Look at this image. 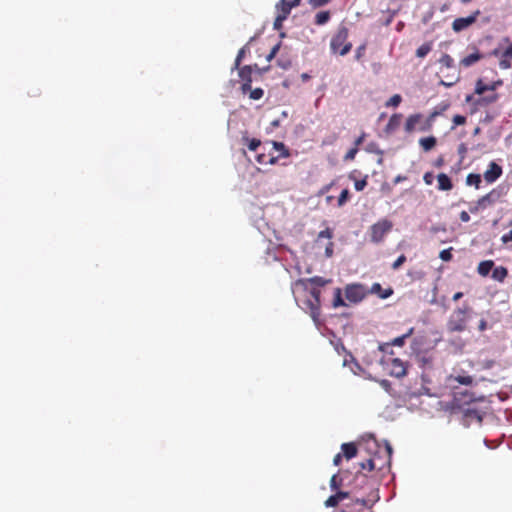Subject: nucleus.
Wrapping results in <instances>:
<instances>
[{"instance_id": "obj_36", "label": "nucleus", "mask_w": 512, "mask_h": 512, "mask_svg": "<svg viewBox=\"0 0 512 512\" xmlns=\"http://www.w3.org/2000/svg\"><path fill=\"white\" fill-rule=\"evenodd\" d=\"M246 141L248 142L247 146H248L249 150H251V151H256L257 148L261 144V141L256 138H253V139L246 138Z\"/></svg>"}, {"instance_id": "obj_35", "label": "nucleus", "mask_w": 512, "mask_h": 512, "mask_svg": "<svg viewBox=\"0 0 512 512\" xmlns=\"http://www.w3.org/2000/svg\"><path fill=\"white\" fill-rule=\"evenodd\" d=\"M245 52H246V47H242L238 53H237V56H236V59H235V62H234V69H238L240 68V64L242 62V59L244 58L245 56Z\"/></svg>"}, {"instance_id": "obj_15", "label": "nucleus", "mask_w": 512, "mask_h": 512, "mask_svg": "<svg viewBox=\"0 0 512 512\" xmlns=\"http://www.w3.org/2000/svg\"><path fill=\"white\" fill-rule=\"evenodd\" d=\"M438 189L442 191H449L453 188L450 177L445 173H440L437 176Z\"/></svg>"}, {"instance_id": "obj_27", "label": "nucleus", "mask_w": 512, "mask_h": 512, "mask_svg": "<svg viewBox=\"0 0 512 512\" xmlns=\"http://www.w3.org/2000/svg\"><path fill=\"white\" fill-rule=\"evenodd\" d=\"M330 281H331L330 279H325V278L320 277V276H314V277H311L309 279H306L307 283H310V284L314 285L317 288L325 286Z\"/></svg>"}, {"instance_id": "obj_63", "label": "nucleus", "mask_w": 512, "mask_h": 512, "mask_svg": "<svg viewBox=\"0 0 512 512\" xmlns=\"http://www.w3.org/2000/svg\"><path fill=\"white\" fill-rule=\"evenodd\" d=\"M463 396H464L465 398H467V400H464V403H469V402L473 401V397H472V395H471V394H469V393L465 392V393H463Z\"/></svg>"}, {"instance_id": "obj_58", "label": "nucleus", "mask_w": 512, "mask_h": 512, "mask_svg": "<svg viewBox=\"0 0 512 512\" xmlns=\"http://www.w3.org/2000/svg\"><path fill=\"white\" fill-rule=\"evenodd\" d=\"M382 290V287L379 283H374L372 285V288H371V291L374 292V293H378Z\"/></svg>"}, {"instance_id": "obj_26", "label": "nucleus", "mask_w": 512, "mask_h": 512, "mask_svg": "<svg viewBox=\"0 0 512 512\" xmlns=\"http://www.w3.org/2000/svg\"><path fill=\"white\" fill-rule=\"evenodd\" d=\"M330 12L329 11H320L315 16V24L316 25H324L330 20Z\"/></svg>"}, {"instance_id": "obj_47", "label": "nucleus", "mask_w": 512, "mask_h": 512, "mask_svg": "<svg viewBox=\"0 0 512 512\" xmlns=\"http://www.w3.org/2000/svg\"><path fill=\"white\" fill-rule=\"evenodd\" d=\"M358 152V148L357 147H353L351 148L350 150H348V152L346 153L344 159L345 160H353L355 158V155L357 154Z\"/></svg>"}, {"instance_id": "obj_7", "label": "nucleus", "mask_w": 512, "mask_h": 512, "mask_svg": "<svg viewBox=\"0 0 512 512\" xmlns=\"http://www.w3.org/2000/svg\"><path fill=\"white\" fill-rule=\"evenodd\" d=\"M505 194L506 192L502 187L493 188L490 192L479 198V206H483L486 209L500 201Z\"/></svg>"}, {"instance_id": "obj_8", "label": "nucleus", "mask_w": 512, "mask_h": 512, "mask_svg": "<svg viewBox=\"0 0 512 512\" xmlns=\"http://www.w3.org/2000/svg\"><path fill=\"white\" fill-rule=\"evenodd\" d=\"M479 15L480 10H476L468 17L456 18L452 23V29L457 33L467 29L476 22Z\"/></svg>"}, {"instance_id": "obj_16", "label": "nucleus", "mask_w": 512, "mask_h": 512, "mask_svg": "<svg viewBox=\"0 0 512 512\" xmlns=\"http://www.w3.org/2000/svg\"><path fill=\"white\" fill-rule=\"evenodd\" d=\"M307 306L310 309L312 319L317 322L320 316L321 301L310 299L307 301Z\"/></svg>"}, {"instance_id": "obj_29", "label": "nucleus", "mask_w": 512, "mask_h": 512, "mask_svg": "<svg viewBox=\"0 0 512 512\" xmlns=\"http://www.w3.org/2000/svg\"><path fill=\"white\" fill-rule=\"evenodd\" d=\"M431 50H432V43L426 42L417 48L416 56L419 58H424Z\"/></svg>"}, {"instance_id": "obj_3", "label": "nucleus", "mask_w": 512, "mask_h": 512, "mask_svg": "<svg viewBox=\"0 0 512 512\" xmlns=\"http://www.w3.org/2000/svg\"><path fill=\"white\" fill-rule=\"evenodd\" d=\"M437 112H433L427 119H423L420 113L410 115L405 123V131L412 133L414 130L426 132L432 128L433 119L437 116Z\"/></svg>"}, {"instance_id": "obj_38", "label": "nucleus", "mask_w": 512, "mask_h": 512, "mask_svg": "<svg viewBox=\"0 0 512 512\" xmlns=\"http://www.w3.org/2000/svg\"><path fill=\"white\" fill-rule=\"evenodd\" d=\"M402 101V98L399 94L393 95L388 102L386 103V106H393L397 107Z\"/></svg>"}, {"instance_id": "obj_48", "label": "nucleus", "mask_w": 512, "mask_h": 512, "mask_svg": "<svg viewBox=\"0 0 512 512\" xmlns=\"http://www.w3.org/2000/svg\"><path fill=\"white\" fill-rule=\"evenodd\" d=\"M498 100V94H493V95H490V96H486L482 99L483 102H485L486 104H490V103H494Z\"/></svg>"}, {"instance_id": "obj_60", "label": "nucleus", "mask_w": 512, "mask_h": 512, "mask_svg": "<svg viewBox=\"0 0 512 512\" xmlns=\"http://www.w3.org/2000/svg\"><path fill=\"white\" fill-rule=\"evenodd\" d=\"M392 293H393V290L389 288V289H388V290H386L383 294H380V297H381L382 299H386V298H388L389 296H391V295H392Z\"/></svg>"}, {"instance_id": "obj_39", "label": "nucleus", "mask_w": 512, "mask_h": 512, "mask_svg": "<svg viewBox=\"0 0 512 512\" xmlns=\"http://www.w3.org/2000/svg\"><path fill=\"white\" fill-rule=\"evenodd\" d=\"M349 190L348 189H344L342 190V192L340 193L339 197H338V205L339 206H342L345 204V202L348 200L349 198Z\"/></svg>"}, {"instance_id": "obj_64", "label": "nucleus", "mask_w": 512, "mask_h": 512, "mask_svg": "<svg viewBox=\"0 0 512 512\" xmlns=\"http://www.w3.org/2000/svg\"><path fill=\"white\" fill-rule=\"evenodd\" d=\"M274 146L277 150H280V149H285V145L281 142H274Z\"/></svg>"}, {"instance_id": "obj_40", "label": "nucleus", "mask_w": 512, "mask_h": 512, "mask_svg": "<svg viewBox=\"0 0 512 512\" xmlns=\"http://www.w3.org/2000/svg\"><path fill=\"white\" fill-rule=\"evenodd\" d=\"M452 248L444 249L440 252L439 257L443 261H450L452 259Z\"/></svg>"}, {"instance_id": "obj_43", "label": "nucleus", "mask_w": 512, "mask_h": 512, "mask_svg": "<svg viewBox=\"0 0 512 512\" xmlns=\"http://www.w3.org/2000/svg\"><path fill=\"white\" fill-rule=\"evenodd\" d=\"M331 0H309V4L313 7V8H319V7H322L326 4H328Z\"/></svg>"}, {"instance_id": "obj_10", "label": "nucleus", "mask_w": 512, "mask_h": 512, "mask_svg": "<svg viewBox=\"0 0 512 512\" xmlns=\"http://www.w3.org/2000/svg\"><path fill=\"white\" fill-rule=\"evenodd\" d=\"M375 469V462L372 458L367 459L364 462L360 463V471H358L355 475V480L359 481L361 484L369 486L370 480L368 477L362 472L364 470L373 471Z\"/></svg>"}, {"instance_id": "obj_62", "label": "nucleus", "mask_w": 512, "mask_h": 512, "mask_svg": "<svg viewBox=\"0 0 512 512\" xmlns=\"http://www.w3.org/2000/svg\"><path fill=\"white\" fill-rule=\"evenodd\" d=\"M406 179H407L406 176L398 175L395 177L394 183H400L402 181H405Z\"/></svg>"}, {"instance_id": "obj_45", "label": "nucleus", "mask_w": 512, "mask_h": 512, "mask_svg": "<svg viewBox=\"0 0 512 512\" xmlns=\"http://www.w3.org/2000/svg\"><path fill=\"white\" fill-rule=\"evenodd\" d=\"M332 235V230L330 228H326L325 230L319 232L318 239L326 238L330 240L332 238Z\"/></svg>"}, {"instance_id": "obj_21", "label": "nucleus", "mask_w": 512, "mask_h": 512, "mask_svg": "<svg viewBox=\"0 0 512 512\" xmlns=\"http://www.w3.org/2000/svg\"><path fill=\"white\" fill-rule=\"evenodd\" d=\"M508 275L507 268L498 266L492 271V278L496 281L503 282Z\"/></svg>"}, {"instance_id": "obj_31", "label": "nucleus", "mask_w": 512, "mask_h": 512, "mask_svg": "<svg viewBox=\"0 0 512 512\" xmlns=\"http://www.w3.org/2000/svg\"><path fill=\"white\" fill-rule=\"evenodd\" d=\"M439 63L446 68L454 67V59L449 54H443L439 59Z\"/></svg>"}, {"instance_id": "obj_56", "label": "nucleus", "mask_w": 512, "mask_h": 512, "mask_svg": "<svg viewBox=\"0 0 512 512\" xmlns=\"http://www.w3.org/2000/svg\"><path fill=\"white\" fill-rule=\"evenodd\" d=\"M503 84L502 80H497L491 84H489V91H494L496 90L499 86H501Z\"/></svg>"}, {"instance_id": "obj_34", "label": "nucleus", "mask_w": 512, "mask_h": 512, "mask_svg": "<svg viewBox=\"0 0 512 512\" xmlns=\"http://www.w3.org/2000/svg\"><path fill=\"white\" fill-rule=\"evenodd\" d=\"M486 91H489V86L485 84L481 79L476 82L475 93L478 95L484 94Z\"/></svg>"}, {"instance_id": "obj_50", "label": "nucleus", "mask_w": 512, "mask_h": 512, "mask_svg": "<svg viewBox=\"0 0 512 512\" xmlns=\"http://www.w3.org/2000/svg\"><path fill=\"white\" fill-rule=\"evenodd\" d=\"M279 48H280V44H277V45H275V46L271 49V51H270L269 55L267 56V60H268V61H270L272 58H274V57L276 56V54H277V52H278Z\"/></svg>"}, {"instance_id": "obj_22", "label": "nucleus", "mask_w": 512, "mask_h": 512, "mask_svg": "<svg viewBox=\"0 0 512 512\" xmlns=\"http://www.w3.org/2000/svg\"><path fill=\"white\" fill-rule=\"evenodd\" d=\"M437 143V140L434 136H429L425 138H421L419 140L420 146L423 148L424 151H430L435 147Z\"/></svg>"}, {"instance_id": "obj_53", "label": "nucleus", "mask_w": 512, "mask_h": 512, "mask_svg": "<svg viewBox=\"0 0 512 512\" xmlns=\"http://www.w3.org/2000/svg\"><path fill=\"white\" fill-rule=\"evenodd\" d=\"M325 254L327 257H331L333 254V243L331 241L328 242L325 248Z\"/></svg>"}, {"instance_id": "obj_17", "label": "nucleus", "mask_w": 512, "mask_h": 512, "mask_svg": "<svg viewBox=\"0 0 512 512\" xmlns=\"http://www.w3.org/2000/svg\"><path fill=\"white\" fill-rule=\"evenodd\" d=\"M341 449L342 455L348 460L357 455V447L352 442L342 444Z\"/></svg>"}, {"instance_id": "obj_54", "label": "nucleus", "mask_w": 512, "mask_h": 512, "mask_svg": "<svg viewBox=\"0 0 512 512\" xmlns=\"http://www.w3.org/2000/svg\"><path fill=\"white\" fill-rule=\"evenodd\" d=\"M423 180L424 182L427 184V185H430L432 184V181H433V175L431 172H427L424 174V177H423Z\"/></svg>"}, {"instance_id": "obj_20", "label": "nucleus", "mask_w": 512, "mask_h": 512, "mask_svg": "<svg viewBox=\"0 0 512 512\" xmlns=\"http://www.w3.org/2000/svg\"><path fill=\"white\" fill-rule=\"evenodd\" d=\"M493 266L494 262L492 260H485L479 263L477 271L481 276L485 277L490 273Z\"/></svg>"}, {"instance_id": "obj_23", "label": "nucleus", "mask_w": 512, "mask_h": 512, "mask_svg": "<svg viewBox=\"0 0 512 512\" xmlns=\"http://www.w3.org/2000/svg\"><path fill=\"white\" fill-rule=\"evenodd\" d=\"M401 119H402V115L401 114H394L390 117L387 125H386V130L387 131H394L396 130L400 123H401Z\"/></svg>"}, {"instance_id": "obj_4", "label": "nucleus", "mask_w": 512, "mask_h": 512, "mask_svg": "<svg viewBox=\"0 0 512 512\" xmlns=\"http://www.w3.org/2000/svg\"><path fill=\"white\" fill-rule=\"evenodd\" d=\"M348 39V29L346 27H341L338 29L337 33L332 37L330 42L331 50L334 53H338L341 56L346 55L352 48V44L347 41Z\"/></svg>"}, {"instance_id": "obj_41", "label": "nucleus", "mask_w": 512, "mask_h": 512, "mask_svg": "<svg viewBox=\"0 0 512 512\" xmlns=\"http://www.w3.org/2000/svg\"><path fill=\"white\" fill-rule=\"evenodd\" d=\"M367 178L368 176H365L361 180H355L354 187L357 191H362L367 186Z\"/></svg>"}, {"instance_id": "obj_28", "label": "nucleus", "mask_w": 512, "mask_h": 512, "mask_svg": "<svg viewBox=\"0 0 512 512\" xmlns=\"http://www.w3.org/2000/svg\"><path fill=\"white\" fill-rule=\"evenodd\" d=\"M332 305L334 308L346 306V303L342 297V290L340 288H336L334 290V299Z\"/></svg>"}, {"instance_id": "obj_25", "label": "nucleus", "mask_w": 512, "mask_h": 512, "mask_svg": "<svg viewBox=\"0 0 512 512\" xmlns=\"http://www.w3.org/2000/svg\"><path fill=\"white\" fill-rule=\"evenodd\" d=\"M466 184L470 186H475L476 189L480 188L481 184V176L480 174L470 173L466 177Z\"/></svg>"}, {"instance_id": "obj_52", "label": "nucleus", "mask_w": 512, "mask_h": 512, "mask_svg": "<svg viewBox=\"0 0 512 512\" xmlns=\"http://www.w3.org/2000/svg\"><path fill=\"white\" fill-rule=\"evenodd\" d=\"M459 218L462 222L466 223L470 221V215L467 211H462L459 214Z\"/></svg>"}, {"instance_id": "obj_1", "label": "nucleus", "mask_w": 512, "mask_h": 512, "mask_svg": "<svg viewBox=\"0 0 512 512\" xmlns=\"http://www.w3.org/2000/svg\"><path fill=\"white\" fill-rule=\"evenodd\" d=\"M344 500L349 502L344 503L341 512H371L372 506L379 500L378 490H372L368 498H355L352 499L349 492L339 491L331 495L325 502L327 507H335Z\"/></svg>"}, {"instance_id": "obj_9", "label": "nucleus", "mask_w": 512, "mask_h": 512, "mask_svg": "<svg viewBox=\"0 0 512 512\" xmlns=\"http://www.w3.org/2000/svg\"><path fill=\"white\" fill-rule=\"evenodd\" d=\"M389 366V372L391 376L402 378L407 374V363L399 358L391 359Z\"/></svg>"}, {"instance_id": "obj_2", "label": "nucleus", "mask_w": 512, "mask_h": 512, "mask_svg": "<svg viewBox=\"0 0 512 512\" xmlns=\"http://www.w3.org/2000/svg\"><path fill=\"white\" fill-rule=\"evenodd\" d=\"M470 312L471 308L467 304L454 309L447 321V330L451 333L465 331Z\"/></svg>"}, {"instance_id": "obj_24", "label": "nucleus", "mask_w": 512, "mask_h": 512, "mask_svg": "<svg viewBox=\"0 0 512 512\" xmlns=\"http://www.w3.org/2000/svg\"><path fill=\"white\" fill-rule=\"evenodd\" d=\"M417 361L421 368H431L433 365V358L426 354H418Z\"/></svg>"}, {"instance_id": "obj_57", "label": "nucleus", "mask_w": 512, "mask_h": 512, "mask_svg": "<svg viewBox=\"0 0 512 512\" xmlns=\"http://www.w3.org/2000/svg\"><path fill=\"white\" fill-rule=\"evenodd\" d=\"M342 454L341 453H338L334 456V459H333V463L334 465L338 466L340 463H341V460H342Z\"/></svg>"}, {"instance_id": "obj_61", "label": "nucleus", "mask_w": 512, "mask_h": 512, "mask_svg": "<svg viewBox=\"0 0 512 512\" xmlns=\"http://www.w3.org/2000/svg\"><path fill=\"white\" fill-rule=\"evenodd\" d=\"M462 297H463V293H462V292H456V293L453 295L452 299H453V301H458V300H460Z\"/></svg>"}, {"instance_id": "obj_59", "label": "nucleus", "mask_w": 512, "mask_h": 512, "mask_svg": "<svg viewBox=\"0 0 512 512\" xmlns=\"http://www.w3.org/2000/svg\"><path fill=\"white\" fill-rule=\"evenodd\" d=\"M504 56L512 58V43L504 50Z\"/></svg>"}, {"instance_id": "obj_42", "label": "nucleus", "mask_w": 512, "mask_h": 512, "mask_svg": "<svg viewBox=\"0 0 512 512\" xmlns=\"http://www.w3.org/2000/svg\"><path fill=\"white\" fill-rule=\"evenodd\" d=\"M339 476L334 474L330 480V486L332 490H338L340 488V482L338 481Z\"/></svg>"}, {"instance_id": "obj_32", "label": "nucleus", "mask_w": 512, "mask_h": 512, "mask_svg": "<svg viewBox=\"0 0 512 512\" xmlns=\"http://www.w3.org/2000/svg\"><path fill=\"white\" fill-rule=\"evenodd\" d=\"M248 93H249L250 99H252V100H259V99H261L263 97L264 90L262 88L252 89L250 87V90L248 91Z\"/></svg>"}, {"instance_id": "obj_51", "label": "nucleus", "mask_w": 512, "mask_h": 512, "mask_svg": "<svg viewBox=\"0 0 512 512\" xmlns=\"http://www.w3.org/2000/svg\"><path fill=\"white\" fill-rule=\"evenodd\" d=\"M366 133L362 132L361 135L354 141V147H359L365 140Z\"/></svg>"}, {"instance_id": "obj_33", "label": "nucleus", "mask_w": 512, "mask_h": 512, "mask_svg": "<svg viewBox=\"0 0 512 512\" xmlns=\"http://www.w3.org/2000/svg\"><path fill=\"white\" fill-rule=\"evenodd\" d=\"M511 60H512V58L504 56V51H503L501 54L500 61H499L500 69L507 70V69L511 68Z\"/></svg>"}, {"instance_id": "obj_18", "label": "nucleus", "mask_w": 512, "mask_h": 512, "mask_svg": "<svg viewBox=\"0 0 512 512\" xmlns=\"http://www.w3.org/2000/svg\"><path fill=\"white\" fill-rule=\"evenodd\" d=\"M449 381H454V382H457L458 384H461V385H465V386H469L473 383V377L470 376V375H466V374H457V375H450L449 376Z\"/></svg>"}, {"instance_id": "obj_11", "label": "nucleus", "mask_w": 512, "mask_h": 512, "mask_svg": "<svg viewBox=\"0 0 512 512\" xmlns=\"http://www.w3.org/2000/svg\"><path fill=\"white\" fill-rule=\"evenodd\" d=\"M238 70L239 77L242 80L241 91L243 94H247L252 83V67L250 65H245L238 68Z\"/></svg>"}, {"instance_id": "obj_12", "label": "nucleus", "mask_w": 512, "mask_h": 512, "mask_svg": "<svg viewBox=\"0 0 512 512\" xmlns=\"http://www.w3.org/2000/svg\"><path fill=\"white\" fill-rule=\"evenodd\" d=\"M502 167L496 162H490L488 169L484 172V179L487 183L495 182L502 175Z\"/></svg>"}, {"instance_id": "obj_13", "label": "nucleus", "mask_w": 512, "mask_h": 512, "mask_svg": "<svg viewBox=\"0 0 512 512\" xmlns=\"http://www.w3.org/2000/svg\"><path fill=\"white\" fill-rule=\"evenodd\" d=\"M301 3V0H280L275 5L276 12L285 13L286 16H289L292 8L298 7Z\"/></svg>"}, {"instance_id": "obj_14", "label": "nucleus", "mask_w": 512, "mask_h": 512, "mask_svg": "<svg viewBox=\"0 0 512 512\" xmlns=\"http://www.w3.org/2000/svg\"><path fill=\"white\" fill-rule=\"evenodd\" d=\"M414 329L410 328L407 333L402 336L394 338L391 342L380 345V350L386 351V347L399 346L402 347L405 344V340L413 333Z\"/></svg>"}, {"instance_id": "obj_5", "label": "nucleus", "mask_w": 512, "mask_h": 512, "mask_svg": "<svg viewBox=\"0 0 512 512\" xmlns=\"http://www.w3.org/2000/svg\"><path fill=\"white\" fill-rule=\"evenodd\" d=\"M392 222L387 219H382L370 228V240L373 243H380L385 235L392 229Z\"/></svg>"}, {"instance_id": "obj_30", "label": "nucleus", "mask_w": 512, "mask_h": 512, "mask_svg": "<svg viewBox=\"0 0 512 512\" xmlns=\"http://www.w3.org/2000/svg\"><path fill=\"white\" fill-rule=\"evenodd\" d=\"M277 15H276V18L274 20V23H273V28L275 30H280L283 26V22L288 18V16L285 15V13H279V12H276Z\"/></svg>"}, {"instance_id": "obj_49", "label": "nucleus", "mask_w": 512, "mask_h": 512, "mask_svg": "<svg viewBox=\"0 0 512 512\" xmlns=\"http://www.w3.org/2000/svg\"><path fill=\"white\" fill-rule=\"evenodd\" d=\"M480 210H484L483 206H479V199L476 201V203L469 208V211L473 214L478 213Z\"/></svg>"}, {"instance_id": "obj_44", "label": "nucleus", "mask_w": 512, "mask_h": 512, "mask_svg": "<svg viewBox=\"0 0 512 512\" xmlns=\"http://www.w3.org/2000/svg\"><path fill=\"white\" fill-rule=\"evenodd\" d=\"M455 126L464 125L466 123V117L463 115H455L452 119Z\"/></svg>"}, {"instance_id": "obj_6", "label": "nucleus", "mask_w": 512, "mask_h": 512, "mask_svg": "<svg viewBox=\"0 0 512 512\" xmlns=\"http://www.w3.org/2000/svg\"><path fill=\"white\" fill-rule=\"evenodd\" d=\"M365 296L366 290L362 284H349L345 287V297L351 303H359Z\"/></svg>"}, {"instance_id": "obj_55", "label": "nucleus", "mask_w": 512, "mask_h": 512, "mask_svg": "<svg viewBox=\"0 0 512 512\" xmlns=\"http://www.w3.org/2000/svg\"><path fill=\"white\" fill-rule=\"evenodd\" d=\"M503 243L512 242V230H510L508 233L504 234L501 238Z\"/></svg>"}, {"instance_id": "obj_37", "label": "nucleus", "mask_w": 512, "mask_h": 512, "mask_svg": "<svg viewBox=\"0 0 512 512\" xmlns=\"http://www.w3.org/2000/svg\"><path fill=\"white\" fill-rule=\"evenodd\" d=\"M405 262L406 256L402 254L392 263L391 267L393 270H398Z\"/></svg>"}, {"instance_id": "obj_19", "label": "nucleus", "mask_w": 512, "mask_h": 512, "mask_svg": "<svg viewBox=\"0 0 512 512\" xmlns=\"http://www.w3.org/2000/svg\"><path fill=\"white\" fill-rule=\"evenodd\" d=\"M480 59H482V55L479 53V51H476L461 59L460 65L463 67H470L474 65L476 62H478Z\"/></svg>"}, {"instance_id": "obj_46", "label": "nucleus", "mask_w": 512, "mask_h": 512, "mask_svg": "<svg viewBox=\"0 0 512 512\" xmlns=\"http://www.w3.org/2000/svg\"><path fill=\"white\" fill-rule=\"evenodd\" d=\"M310 295H311L312 299L321 301L320 300L321 290L319 288H317V287L311 288Z\"/></svg>"}]
</instances>
